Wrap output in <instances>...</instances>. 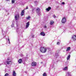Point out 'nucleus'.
<instances>
[{
    "label": "nucleus",
    "mask_w": 76,
    "mask_h": 76,
    "mask_svg": "<svg viewBox=\"0 0 76 76\" xmlns=\"http://www.w3.org/2000/svg\"><path fill=\"white\" fill-rule=\"evenodd\" d=\"M31 18V17L30 16H28V17H26V19L27 20H30V18Z\"/></svg>",
    "instance_id": "nucleus-17"
},
{
    "label": "nucleus",
    "mask_w": 76,
    "mask_h": 76,
    "mask_svg": "<svg viewBox=\"0 0 76 76\" xmlns=\"http://www.w3.org/2000/svg\"><path fill=\"white\" fill-rule=\"evenodd\" d=\"M40 11V9L39 8H37V10H36V12L37 13H38V12H39V11Z\"/></svg>",
    "instance_id": "nucleus-14"
},
{
    "label": "nucleus",
    "mask_w": 76,
    "mask_h": 76,
    "mask_svg": "<svg viewBox=\"0 0 76 76\" xmlns=\"http://www.w3.org/2000/svg\"><path fill=\"white\" fill-rule=\"evenodd\" d=\"M23 61H22V59H20L18 61V63H20V64L22 63Z\"/></svg>",
    "instance_id": "nucleus-8"
},
{
    "label": "nucleus",
    "mask_w": 76,
    "mask_h": 76,
    "mask_svg": "<svg viewBox=\"0 0 76 76\" xmlns=\"http://www.w3.org/2000/svg\"><path fill=\"white\" fill-rule=\"evenodd\" d=\"M7 1H9V0H7Z\"/></svg>",
    "instance_id": "nucleus-30"
},
{
    "label": "nucleus",
    "mask_w": 76,
    "mask_h": 76,
    "mask_svg": "<svg viewBox=\"0 0 76 76\" xmlns=\"http://www.w3.org/2000/svg\"><path fill=\"white\" fill-rule=\"evenodd\" d=\"M41 63H42V62H41Z\"/></svg>",
    "instance_id": "nucleus-32"
},
{
    "label": "nucleus",
    "mask_w": 76,
    "mask_h": 76,
    "mask_svg": "<svg viewBox=\"0 0 76 76\" xmlns=\"http://www.w3.org/2000/svg\"><path fill=\"white\" fill-rule=\"evenodd\" d=\"M47 50V48H45L44 47H41L40 49V52L42 53H46Z\"/></svg>",
    "instance_id": "nucleus-1"
},
{
    "label": "nucleus",
    "mask_w": 76,
    "mask_h": 76,
    "mask_svg": "<svg viewBox=\"0 0 76 76\" xmlns=\"http://www.w3.org/2000/svg\"><path fill=\"white\" fill-rule=\"evenodd\" d=\"M29 22H28L26 23V28H28L29 27Z\"/></svg>",
    "instance_id": "nucleus-11"
},
{
    "label": "nucleus",
    "mask_w": 76,
    "mask_h": 76,
    "mask_svg": "<svg viewBox=\"0 0 76 76\" xmlns=\"http://www.w3.org/2000/svg\"><path fill=\"white\" fill-rule=\"evenodd\" d=\"M53 18H56V15H53Z\"/></svg>",
    "instance_id": "nucleus-22"
},
{
    "label": "nucleus",
    "mask_w": 76,
    "mask_h": 76,
    "mask_svg": "<svg viewBox=\"0 0 76 76\" xmlns=\"http://www.w3.org/2000/svg\"><path fill=\"white\" fill-rule=\"evenodd\" d=\"M62 4H65V3L64 2H62Z\"/></svg>",
    "instance_id": "nucleus-25"
},
{
    "label": "nucleus",
    "mask_w": 76,
    "mask_h": 76,
    "mask_svg": "<svg viewBox=\"0 0 76 76\" xmlns=\"http://www.w3.org/2000/svg\"><path fill=\"white\" fill-rule=\"evenodd\" d=\"M43 76H47V74L45 73H44L43 75Z\"/></svg>",
    "instance_id": "nucleus-19"
},
{
    "label": "nucleus",
    "mask_w": 76,
    "mask_h": 76,
    "mask_svg": "<svg viewBox=\"0 0 76 76\" xmlns=\"http://www.w3.org/2000/svg\"><path fill=\"white\" fill-rule=\"evenodd\" d=\"M1 65L0 64V66H1Z\"/></svg>",
    "instance_id": "nucleus-33"
},
{
    "label": "nucleus",
    "mask_w": 76,
    "mask_h": 76,
    "mask_svg": "<svg viewBox=\"0 0 76 76\" xmlns=\"http://www.w3.org/2000/svg\"><path fill=\"white\" fill-rule=\"evenodd\" d=\"M70 55H68V57L67 58V60H69V59L70 58Z\"/></svg>",
    "instance_id": "nucleus-16"
},
{
    "label": "nucleus",
    "mask_w": 76,
    "mask_h": 76,
    "mask_svg": "<svg viewBox=\"0 0 76 76\" xmlns=\"http://www.w3.org/2000/svg\"><path fill=\"white\" fill-rule=\"evenodd\" d=\"M7 61H9V60H10V59L9 58H8L7 59Z\"/></svg>",
    "instance_id": "nucleus-26"
},
{
    "label": "nucleus",
    "mask_w": 76,
    "mask_h": 76,
    "mask_svg": "<svg viewBox=\"0 0 76 76\" xmlns=\"http://www.w3.org/2000/svg\"><path fill=\"white\" fill-rule=\"evenodd\" d=\"M72 38L74 41H76V36L74 35L72 37Z\"/></svg>",
    "instance_id": "nucleus-7"
},
{
    "label": "nucleus",
    "mask_w": 76,
    "mask_h": 76,
    "mask_svg": "<svg viewBox=\"0 0 76 76\" xmlns=\"http://www.w3.org/2000/svg\"><path fill=\"white\" fill-rule=\"evenodd\" d=\"M28 9V6H26V9Z\"/></svg>",
    "instance_id": "nucleus-27"
},
{
    "label": "nucleus",
    "mask_w": 76,
    "mask_h": 76,
    "mask_svg": "<svg viewBox=\"0 0 76 76\" xmlns=\"http://www.w3.org/2000/svg\"><path fill=\"white\" fill-rule=\"evenodd\" d=\"M70 50V47H68L67 48H66V51H69Z\"/></svg>",
    "instance_id": "nucleus-13"
},
{
    "label": "nucleus",
    "mask_w": 76,
    "mask_h": 76,
    "mask_svg": "<svg viewBox=\"0 0 76 76\" xmlns=\"http://www.w3.org/2000/svg\"><path fill=\"white\" fill-rule=\"evenodd\" d=\"M8 40H9V39H8Z\"/></svg>",
    "instance_id": "nucleus-31"
},
{
    "label": "nucleus",
    "mask_w": 76,
    "mask_h": 76,
    "mask_svg": "<svg viewBox=\"0 0 76 76\" xmlns=\"http://www.w3.org/2000/svg\"><path fill=\"white\" fill-rule=\"evenodd\" d=\"M24 15H25V10H23L21 11V16H23Z\"/></svg>",
    "instance_id": "nucleus-5"
},
{
    "label": "nucleus",
    "mask_w": 76,
    "mask_h": 76,
    "mask_svg": "<svg viewBox=\"0 0 76 76\" xmlns=\"http://www.w3.org/2000/svg\"><path fill=\"white\" fill-rule=\"evenodd\" d=\"M51 8L50 7H49L48 8L46 9V10L49 12V11H50V10H51Z\"/></svg>",
    "instance_id": "nucleus-9"
},
{
    "label": "nucleus",
    "mask_w": 76,
    "mask_h": 76,
    "mask_svg": "<svg viewBox=\"0 0 76 76\" xmlns=\"http://www.w3.org/2000/svg\"><path fill=\"white\" fill-rule=\"evenodd\" d=\"M40 34L41 35H42V36H45V34L44 32H41Z\"/></svg>",
    "instance_id": "nucleus-10"
},
{
    "label": "nucleus",
    "mask_w": 76,
    "mask_h": 76,
    "mask_svg": "<svg viewBox=\"0 0 76 76\" xmlns=\"http://www.w3.org/2000/svg\"><path fill=\"white\" fill-rule=\"evenodd\" d=\"M13 75L14 76H16V72H15V71H13Z\"/></svg>",
    "instance_id": "nucleus-15"
},
{
    "label": "nucleus",
    "mask_w": 76,
    "mask_h": 76,
    "mask_svg": "<svg viewBox=\"0 0 76 76\" xmlns=\"http://www.w3.org/2000/svg\"><path fill=\"white\" fill-rule=\"evenodd\" d=\"M12 4L13 3H15V0H12Z\"/></svg>",
    "instance_id": "nucleus-20"
},
{
    "label": "nucleus",
    "mask_w": 76,
    "mask_h": 76,
    "mask_svg": "<svg viewBox=\"0 0 76 76\" xmlns=\"http://www.w3.org/2000/svg\"><path fill=\"white\" fill-rule=\"evenodd\" d=\"M37 65V63L35 62H33L31 63V66L34 67H35Z\"/></svg>",
    "instance_id": "nucleus-3"
},
{
    "label": "nucleus",
    "mask_w": 76,
    "mask_h": 76,
    "mask_svg": "<svg viewBox=\"0 0 76 76\" xmlns=\"http://www.w3.org/2000/svg\"><path fill=\"white\" fill-rule=\"evenodd\" d=\"M32 37H34V35H33V36H32Z\"/></svg>",
    "instance_id": "nucleus-29"
},
{
    "label": "nucleus",
    "mask_w": 76,
    "mask_h": 76,
    "mask_svg": "<svg viewBox=\"0 0 76 76\" xmlns=\"http://www.w3.org/2000/svg\"><path fill=\"white\" fill-rule=\"evenodd\" d=\"M67 75H68V76H69V75H70V73L69 72H67Z\"/></svg>",
    "instance_id": "nucleus-21"
},
{
    "label": "nucleus",
    "mask_w": 76,
    "mask_h": 76,
    "mask_svg": "<svg viewBox=\"0 0 76 76\" xmlns=\"http://www.w3.org/2000/svg\"><path fill=\"white\" fill-rule=\"evenodd\" d=\"M54 21L51 20V21H50V24L51 25H53V24H54Z\"/></svg>",
    "instance_id": "nucleus-12"
},
{
    "label": "nucleus",
    "mask_w": 76,
    "mask_h": 76,
    "mask_svg": "<svg viewBox=\"0 0 76 76\" xmlns=\"http://www.w3.org/2000/svg\"><path fill=\"white\" fill-rule=\"evenodd\" d=\"M67 67L66 66L64 68L63 70H67Z\"/></svg>",
    "instance_id": "nucleus-18"
},
{
    "label": "nucleus",
    "mask_w": 76,
    "mask_h": 76,
    "mask_svg": "<svg viewBox=\"0 0 76 76\" xmlns=\"http://www.w3.org/2000/svg\"><path fill=\"white\" fill-rule=\"evenodd\" d=\"M5 63H7V64H10V63H12V62L11 61H6Z\"/></svg>",
    "instance_id": "nucleus-6"
},
{
    "label": "nucleus",
    "mask_w": 76,
    "mask_h": 76,
    "mask_svg": "<svg viewBox=\"0 0 76 76\" xmlns=\"http://www.w3.org/2000/svg\"><path fill=\"white\" fill-rule=\"evenodd\" d=\"M15 18L16 20H19V14H18L16 15H15Z\"/></svg>",
    "instance_id": "nucleus-4"
},
{
    "label": "nucleus",
    "mask_w": 76,
    "mask_h": 76,
    "mask_svg": "<svg viewBox=\"0 0 76 76\" xmlns=\"http://www.w3.org/2000/svg\"><path fill=\"white\" fill-rule=\"evenodd\" d=\"M57 45H59V44H60V42H57Z\"/></svg>",
    "instance_id": "nucleus-23"
},
{
    "label": "nucleus",
    "mask_w": 76,
    "mask_h": 76,
    "mask_svg": "<svg viewBox=\"0 0 76 76\" xmlns=\"http://www.w3.org/2000/svg\"><path fill=\"white\" fill-rule=\"evenodd\" d=\"M12 25H14V24H12V25H11V26H12V27H13V26H12Z\"/></svg>",
    "instance_id": "nucleus-28"
},
{
    "label": "nucleus",
    "mask_w": 76,
    "mask_h": 76,
    "mask_svg": "<svg viewBox=\"0 0 76 76\" xmlns=\"http://www.w3.org/2000/svg\"><path fill=\"white\" fill-rule=\"evenodd\" d=\"M44 28H47V26H44Z\"/></svg>",
    "instance_id": "nucleus-24"
},
{
    "label": "nucleus",
    "mask_w": 76,
    "mask_h": 76,
    "mask_svg": "<svg viewBox=\"0 0 76 76\" xmlns=\"http://www.w3.org/2000/svg\"><path fill=\"white\" fill-rule=\"evenodd\" d=\"M61 22L62 23H64L66 22V18L63 17L62 20Z\"/></svg>",
    "instance_id": "nucleus-2"
}]
</instances>
